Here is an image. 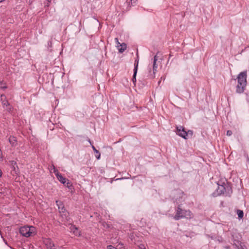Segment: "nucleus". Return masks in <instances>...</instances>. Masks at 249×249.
Instances as JSON below:
<instances>
[{
	"mask_svg": "<svg viewBox=\"0 0 249 249\" xmlns=\"http://www.w3.org/2000/svg\"><path fill=\"white\" fill-rule=\"evenodd\" d=\"M56 203L58 207L60 213H61L64 212L65 211H66V210L65 208L64 205L61 201L56 200Z\"/></svg>",
	"mask_w": 249,
	"mask_h": 249,
	"instance_id": "obj_9",
	"label": "nucleus"
},
{
	"mask_svg": "<svg viewBox=\"0 0 249 249\" xmlns=\"http://www.w3.org/2000/svg\"><path fill=\"white\" fill-rule=\"evenodd\" d=\"M186 133L187 134V137L189 136L192 137L193 135V132L192 130H188Z\"/></svg>",
	"mask_w": 249,
	"mask_h": 249,
	"instance_id": "obj_21",
	"label": "nucleus"
},
{
	"mask_svg": "<svg viewBox=\"0 0 249 249\" xmlns=\"http://www.w3.org/2000/svg\"><path fill=\"white\" fill-rule=\"evenodd\" d=\"M4 0H0V2H2V1H4Z\"/></svg>",
	"mask_w": 249,
	"mask_h": 249,
	"instance_id": "obj_31",
	"label": "nucleus"
},
{
	"mask_svg": "<svg viewBox=\"0 0 249 249\" xmlns=\"http://www.w3.org/2000/svg\"><path fill=\"white\" fill-rule=\"evenodd\" d=\"M126 3H127L128 7H130L131 6V5H132L131 1H128V0H127Z\"/></svg>",
	"mask_w": 249,
	"mask_h": 249,
	"instance_id": "obj_26",
	"label": "nucleus"
},
{
	"mask_svg": "<svg viewBox=\"0 0 249 249\" xmlns=\"http://www.w3.org/2000/svg\"><path fill=\"white\" fill-rule=\"evenodd\" d=\"M11 164L13 165V167L15 168L14 166L17 165V163L15 161H12Z\"/></svg>",
	"mask_w": 249,
	"mask_h": 249,
	"instance_id": "obj_28",
	"label": "nucleus"
},
{
	"mask_svg": "<svg viewBox=\"0 0 249 249\" xmlns=\"http://www.w3.org/2000/svg\"><path fill=\"white\" fill-rule=\"evenodd\" d=\"M107 249H118L114 247L111 245H109L107 246Z\"/></svg>",
	"mask_w": 249,
	"mask_h": 249,
	"instance_id": "obj_24",
	"label": "nucleus"
},
{
	"mask_svg": "<svg viewBox=\"0 0 249 249\" xmlns=\"http://www.w3.org/2000/svg\"><path fill=\"white\" fill-rule=\"evenodd\" d=\"M232 131H231V130H228L227 131V135L228 136H230L232 135Z\"/></svg>",
	"mask_w": 249,
	"mask_h": 249,
	"instance_id": "obj_25",
	"label": "nucleus"
},
{
	"mask_svg": "<svg viewBox=\"0 0 249 249\" xmlns=\"http://www.w3.org/2000/svg\"><path fill=\"white\" fill-rule=\"evenodd\" d=\"M193 214L189 210H185L181 209L179 207L176 210V215L174 216V219L178 220L183 218L191 219L193 217Z\"/></svg>",
	"mask_w": 249,
	"mask_h": 249,
	"instance_id": "obj_2",
	"label": "nucleus"
},
{
	"mask_svg": "<svg viewBox=\"0 0 249 249\" xmlns=\"http://www.w3.org/2000/svg\"><path fill=\"white\" fill-rule=\"evenodd\" d=\"M122 47L119 49V51L120 53H123L126 49V44L123 43L121 44L120 45Z\"/></svg>",
	"mask_w": 249,
	"mask_h": 249,
	"instance_id": "obj_15",
	"label": "nucleus"
},
{
	"mask_svg": "<svg viewBox=\"0 0 249 249\" xmlns=\"http://www.w3.org/2000/svg\"><path fill=\"white\" fill-rule=\"evenodd\" d=\"M139 248L140 249H146V248L144 245L141 244L139 246Z\"/></svg>",
	"mask_w": 249,
	"mask_h": 249,
	"instance_id": "obj_22",
	"label": "nucleus"
},
{
	"mask_svg": "<svg viewBox=\"0 0 249 249\" xmlns=\"http://www.w3.org/2000/svg\"><path fill=\"white\" fill-rule=\"evenodd\" d=\"M61 216L62 218V221L64 222H68L70 223L71 222L70 218L69 217V213L66 211L60 213Z\"/></svg>",
	"mask_w": 249,
	"mask_h": 249,
	"instance_id": "obj_7",
	"label": "nucleus"
},
{
	"mask_svg": "<svg viewBox=\"0 0 249 249\" xmlns=\"http://www.w3.org/2000/svg\"><path fill=\"white\" fill-rule=\"evenodd\" d=\"M9 142L12 146H15L18 144L17 138L14 136H10L9 137Z\"/></svg>",
	"mask_w": 249,
	"mask_h": 249,
	"instance_id": "obj_11",
	"label": "nucleus"
},
{
	"mask_svg": "<svg viewBox=\"0 0 249 249\" xmlns=\"http://www.w3.org/2000/svg\"><path fill=\"white\" fill-rule=\"evenodd\" d=\"M161 82V80H160L158 83H159V84H160V82Z\"/></svg>",
	"mask_w": 249,
	"mask_h": 249,
	"instance_id": "obj_33",
	"label": "nucleus"
},
{
	"mask_svg": "<svg viewBox=\"0 0 249 249\" xmlns=\"http://www.w3.org/2000/svg\"><path fill=\"white\" fill-rule=\"evenodd\" d=\"M56 178L57 179L63 184H65L67 182V180H68L67 178H64L61 174H57Z\"/></svg>",
	"mask_w": 249,
	"mask_h": 249,
	"instance_id": "obj_12",
	"label": "nucleus"
},
{
	"mask_svg": "<svg viewBox=\"0 0 249 249\" xmlns=\"http://www.w3.org/2000/svg\"><path fill=\"white\" fill-rule=\"evenodd\" d=\"M236 212L239 218L241 219L243 217L244 213L243 211L240 210H237Z\"/></svg>",
	"mask_w": 249,
	"mask_h": 249,
	"instance_id": "obj_16",
	"label": "nucleus"
},
{
	"mask_svg": "<svg viewBox=\"0 0 249 249\" xmlns=\"http://www.w3.org/2000/svg\"><path fill=\"white\" fill-rule=\"evenodd\" d=\"M53 173L55 174L56 177H57V175L60 174L58 170L55 168V167L54 166H53Z\"/></svg>",
	"mask_w": 249,
	"mask_h": 249,
	"instance_id": "obj_19",
	"label": "nucleus"
},
{
	"mask_svg": "<svg viewBox=\"0 0 249 249\" xmlns=\"http://www.w3.org/2000/svg\"><path fill=\"white\" fill-rule=\"evenodd\" d=\"M2 160V153L1 152V150L0 149V160Z\"/></svg>",
	"mask_w": 249,
	"mask_h": 249,
	"instance_id": "obj_29",
	"label": "nucleus"
},
{
	"mask_svg": "<svg viewBox=\"0 0 249 249\" xmlns=\"http://www.w3.org/2000/svg\"><path fill=\"white\" fill-rule=\"evenodd\" d=\"M46 246L48 249H56L55 248L54 243L50 240L47 242Z\"/></svg>",
	"mask_w": 249,
	"mask_h": 249,
	"instance_id": "obj_13",
	"label": "nucleus"
},
{
	"mask_svg": "<svg viewBox=\"0 0 249 249\" xmlns=\"http://www.w3.org/2000/svg\"><path fill=\"white\" fill-rule=\"evenodd\" d=\"M67 187L69 188H70L71 186V183H70V182L69 181V180L68 179V180H67Z\"/></svg>",
	"mask_w": 249,
	"mask_h": 249,
	"instance_id": "obj_23",
	"label": "nucleus"
},
{
	"mask_svg": "<svg viewBox=\"0 0 249 249\" xmlns=\"http://www.w3.org/2000/svg\"><path fill=\"white\" fill-rule=\"evenodd\" d=\"M138 63H139V59L135 60V63H134V69H136V67L137 71H138Z\"/></svg>",
	"mask_w": 249,
	"mask_h": 249,
	"instance_id": "obj_20",
	"label": "nucleus"
},
{
	"mask_svg": "<svg viewBox=\"0 0 249 249\" xmlns=\"http://www.w3.org/2000/svg\"><path fill=\"white\" fill-rule=\"evenodd\" d=\"M0 98L3 106L7 107V108H6L7 110L9 112H11L12 110L11 107L10 106L7 101L3 100L5 98V94H1Z\"/></svg>",
	"mask_w": 249,
	"mask_h": 249,
	"instance_id": "obj_8",
	"label": "nucleus"
},
{
	"mask_svg": "<svg viewBox=\"0 0 249 249\" xmlns=\"http://www.w3.org/2000/svg\"><path fill=\"white\" fill-rule=\"evenodd\" d=\"M137 72V68L136 69H134V74L132 77V81L133 83H135L136 81V74Z\"/></svg>",
	"mask_w": 249,
	"mask_h": 249,
	"instance_id": "obj_18",
	"label": "nucleus"
},
{
	"mask_svg": "<svg viewBox=\"0 0 249 249\" xmlns=\"http://www.w3.org/2000/svg\"><path fill=\"white\" fill-rule=\"evenodd\" d=\"M70 230L71 232H72L76 236H80L81 235L80 231L74 225H71L70 227Z\"/></svg>",
	"mask_w": 249,
	"mask_h": 249,
	"instance_id": "obj_10",
	"label": "nucleus"
},
{
	"mask_svg": "<svg viewBox=\"0 0 249 249\" xmlns=\"http://www.w3.org/2000/svg\"><path fill=\"white\" fill-rule=\"evenodd\" d=\"M158 60V57L157 55H155L154 57L153 62V73L150 74V78L153 79L155 77V73L157 71V69L158 68V65L156 62Z\"/></svg>",
	"mask_w": 249,
	"mask_h": 249,
	"instance_id": "obj_5",
	"label": "nucleus"
},
{
	"mask_svg": "<svg viewBox=\"0 0 249 249\" xmlns=\"http://www.w3.org/2000/svg\"><path fill=\"white\" fill-rule=\"evenodd\" d=\"M48 45L51 46L52 45V42H51V41L49 42Z\"/></svg>",
	"mask_w": 249,
	"mask_h": 249,
	"instance_id": "obj_30",
	"label": "nucleus"
},
{
	"mask_svg": "<svg viewBox=\"0 0 249 249\" xmlns=\"http://www.w3.org/2000/svg\"><path fill=\"white\" fill-rule=\"evenodd\" d=\"M92 148L94 152L96 153L95 157L97 159H100V153L98 150H97L94 146L92 145Z\"/></svg>",
	"mask_w": 249,
	"mask_h": 249,
	"instance_id": "obj_14",
	"label": "nucleus"
},
{
	"mask_svg": "<svg viewBox=\"0 0 249 249\" xmlns=\"http://www.w3.org/2000/svg\"><path fill=\"white\" fill-rule=\"evenodd\" d=\"M247 71L240 72L237 77L238 84L236 86V92L242 93L244 91L247 84Z\"/></svg>",
	"mask_w": 249,
	"mask_h": 249,
	"instance_id": "obj_1",
	"label": "nucleus"
},
{
	"mask_svg": "<svg viewBox=\"0 0 249 249\" xmlns=\"http://www.w3.org/2000/svg\"><path fill=\"white\" fill-rule=\"evenodd\" d=\"M19 232L23 236L28 237L36 234V228L33 226H24L20 228Z\"/></svg>",
	"mask_w": 249,
	"mask_h": 249,
	"instance_id": "obj_3",
	"label": "nucleus"
},
{
	"mask_svg": "<svg viewBox=\"0 0 249 249\" xmlns=\"http://www.w3.org/2000/svg\"><path fill=\"white\" fill-rule=\"evenodd\" d=\"M218 188L216 189V192L213 193V196H216L223 194L225 192V188L224 186L222 185H219L218 184Z\"/></svg>",
	"mask_w": 249,
	"mask_h": 249,
	"instance_id": "obj_6",
	"label": "nucleus"
},
{
	"mask_svg": "<svg viewBox=\"0 0 249 249\" xmlns=\"http://www.w3.org/2000/svg\"><path fill=\"white\" fill-rule=\"evenodd\" d=\"M171 56H172V55H171V54H170V55H169V57H170Z\"/></svg>",
	"mask_w": 249,
	"mask_h": 249,
	"instance_id": "obj_32",
	"label": "nucleus"
},
{
	"mask_svg": "<svg viewBox=\"0 0 249 249\" xmlns=\"http://www.w3.org/2000/svg\"><path fill=\"white\" fill-rule=\"evenodd\" d=\"M7 88L6 83L3 81H0V89H4Z\"/></svg>",
	"mask_w": 249,
	"mask_h": 249,
	"instance_id": "obj_17",
	"label": "nucleus"
},
{
	"mask_svg": "<svg viewBox=\"0 0 249 249\" xmlns=\"http://www.w3.org/2000/svg\"><path fill=\"white\" fill-rule=\"evenodd\" d=\"M128 1H132V0H128Z\"/></svg>",
	"mask_w": 249,
	"mask_h": 249,
	"instance_id": "obj_34",
	"label": "nucleus"
},
{
	"mask_svg": "<svg viewBox=\"0 0 249 249\" xmlns=\"http://www.w3.org/2000/svg\"><path fill=\"white\" fill-rule=\"evenodd\" d=\"M176 134L184 139H187V134L183 126L179 125L176 126Z\"/></svg>",
	"mask_w": 249,
	"mask_h": 249,
	"instance_id": "obj_4",
	"label": "nucleus"
},
{
	"mask_svg": "<svg viewBox=\"0 0 249 249\" xmlns=\"http://www.w3.org/2000/svg\"><path fill=\"white\" fill-rule=\"evenodd\" d=\"M115 40L118 45H120L121 43L119 42V40H118V38H115Z\"/></svg>",
	"mask_w": 249,
	"mask_h": 249,
	"instance_id": "obj_27",
	"label": "nucleus"
}]
</instances>
